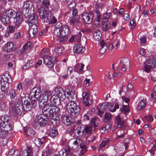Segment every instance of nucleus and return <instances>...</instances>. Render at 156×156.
<instances>
[{"mask_svg": "<svg viewBox=\"0 0 156 156\" xmlns=\"http://www.w3.org/2000/svg\"><path fill=\"white\" fill-rule=\"evenodd\" d=\"M0 20H1L2 23L5 25L9 23L10 22V20L9 19V17L6 15L3 16L2 17L0 16Z\"/></svg>", "mask_w": 156, "mask_h": 156, "instance_id": "nucleus-29", "label": "nucleus"}, {"mask_svg": "<svg viewBox=\"0 0 156 156\" xmlns=\"http://www.w3.org/2000/svg\"><path fill=\"white\" fill-rule=\"evenodd\" d=\"M97 119L96 118H94L92 119L90 121L91 125L94 127H96L98 126V123H96Z\"/></svg>", "mask_w": 156, "mask_h": 156, "instance_id": "nucleus-54", "label": "nucleus"}, {"mask_svg": "<svg viewBox=\"0 0 156 156\" xmlns=\"http://www.w3.org/2000/svg\"><path fill=\"white\" fill-rule=\"evenodd\" d=\"M38 11L40 18L43 20L44 22H49L48 20L51 17L48 12L45 10L42 9H39Z\"/></svg>", "mask_w": 156, "mask_h": 156, "instance_id": "nucleus-6", "label": "nucleus"}, {"mask_svg": "<svg viewBox=\"0 0 156 156\" xmlns=\"http://www.w3.org/2000/svg\"><path fill=\"white\" fill-rule=\"evenodd\" d=\"M62 122L65 125H68L72 122V118L69 115H63L61 117Z\"/></svg>", "mask_w": 156, "mask_h": 156, "instance_id": "nucleus-15", "label": "nucleus"}, {"mask_svg": "<svg viewBox=\"0 0 156 156\" xmlns=\"http://www.w3.org/2000/svg\"><path fill=\"white\" fill-rule=\"evenodd\" d=\"M80 17L78 16H72L69 18L68 21L69 23L72 25H73L76 27L79 26V24L80 23L79 21Z\"/></svg>", "mask_w": 156, "mask_h": 156, "instance_id": "nucleus-11", "label": "nucleus"}, {"mask_svg": "<svg viewBox=\"0 0 156 156\" xmlns=\"http://www.w3.org/2000/svg\"><path fill=\"white\" fill-rule=\"evenodd\" d=\"M115 120L117 123V127L119 128L122 127L124 124V122L122 121L119 115H117L115 117Z\"/></svg>", "mask_w": 156, "mask_h": 156, "instance_id": "nucleus-28", "label": "nucleus"}, {"mask_svg": "<svg viewBox=\"0 0 156 156\" xmlns=\"http://www.w3.org/2000/svg\"><path fill=\"white\" fill-rule=\"evenodd\" d=\"M101 48L100 53L101 54L104 53L107 49L106 44L103 40H102L100 43Z\"/></svg>", "mask_w": 156, "mask_h": 156, "instance_id": "nucleus-25", "label": "nucleus"}, {"mask_svg": "<svg viewBox=\"0 0 156 156\" xmlns=\"http://www.w3.org/2000/svg\"><path fill=\"white\" fill-rule=\"evenodd\" d=\"M68 6V8L71 9H73L74 8L76 4L74 2L69 3Z\"/></svg>", "mask_w": 156, "mask_h": 156, "instance_id": "nucleus-58", "label": "nucleus"}, {"mask_svg": "<svg viewBox=\"0 0 156 156\" xmlns=\"http://www.w3.org/2000/svg\"><path fill=\"white\" fill-rule=\"evenodd\" d=\"M147 62L148 65H150L151 67H154L155 65L154 62L153 61V59L152 57L150 58L147 60Z\"/></svg>", "mask_w": 156, "mask_h": 156, "instance_id": "nucleus-52", "label": "nucleus"}, {"mask_svg": "<svg viewBox=\"0 0 156 156\" xmlns=\"http://www.w3.org/2000/svg\"><path fill=\"white\" fill-rule=\"evenodd\" d=\"M39 89L37 87H34L31 90L30 95L32 98L33 97L37 99L39 97Z\"/></svg>", "mask_w": 156, "mask_h": 156, "instance_id": "nucleus-17", "label": "nucleus"}, {"mask_svg": "<svg viewBox=\"0 0 156 156\" xmlns=\"http://www.w3.org/2000/svg\"><path fill=\"white\" fill-rule=\"evenodd\" d=\"M69 30L67 25L62 26L61 23L57 24L54 30L55 34L57 37L60 42H64L68 39L67 35L68 34Z\"/></svg>", "mask_w": 156, "mask_h": 156, "instance_id": "nucleus-1", "label": "nucleus"}, {"mask_svg": "<svg viewBox=\"0 0 156 156\" xmlns=\"http://www.w3.org/2000/svg\"><path fill=\"white\" fill-rule=\"evenodd\" d=\"M105 119L107 121H109L111 119V114L108 112L105 113Z\"/></svg>", "mask_w": 156, "mask_h": 156, "instance_id": "nucleus-62", "label": "nucleus"}, {"mask_svg": "<svg viewBox=\"0 0 156 156\" xmlns=\"http://www.w3.org/2000/svg\"><path fill=\"white\" fill-rule=\"evenodd\" d=\"M73 50L75 53H80L83 52L84 49L81 44H77L74 46Z\"/></svg>", "mask_w": 156, "mask_h": 156, "instance_id": "nucleus-23", "label": "nucleus"}, {"mask_svg": "<svg viewBox=\"0 0 156 156\" xmlns=\"http://www.w3.org/2000/svg\"><path fill=\"white\" fill-rule=\"evenodd\" d=\"M53 125H55L59 122V117L58 115L54 116V114L49 117Z\"/></svg>", "mask_w": 156, "mask_h": 156, "instance_id": "nucleus-22", "label": "nucleus"}, {"mask_svg": "<svg viewBox=\"0 0 156 156\" xmlns=\"http://www.w3.org/2000/svg\"><path fill=\"white\" fill-rule=\"evenodd\" d=\"M146 100L143 99L140 101L138 104L137 108L139 110H141L145 108L146 104Z\"/></svg>", "mask_w": 156, "mask_h": 156, "instance_id": "nucleus-26", "label": "nucleus"}, {"mask_svg": "<svg viewBox=\"0 0 156 156\" xmlns=\"http://www.w3.org/2000/svg\"><path fill=\"white\" fill-rule=\"evenodd\" d=\"M6 136V133L5 131L0 128V138H4Z\"/></svg>", "mask_w": 156, "mask_h": 156, "instance_id": "nucleus-64", "label": "nucleus"}, {"mask_svg": "<svg viewBox=\"0 0 156 156\" xmlns=\"http://www.w3.org/2000/svg\"><path fill=\"white\" fill-rule=\"evenodd\" d=\"M120 65L122 66V70L125 71L130 66V62L127 58H124L120 61Z\"/></svg>", "mask_w": 156, "mask_h": 156, "instance_id": "nucleus-10", "label": "nucleus"}, {"mask_svg": "<svg viewBox=\"0 0 156 156\" xmlns=\"http://www.w3.org/2000/svg\"><path fill=\"white\" fill-rule=\"evenodd\" d=\"M56 53L58 55H60L62 53V48L59 47H57L55 48Z\"/></svg>", "mask_w": 156, "mask_h": 156, "instance_id": "nucleus-56", "label": "nucleus"}, {"mask_svg": "<svg viewBox=\"0 0 156 156\" xmlns=\"http://www.w3.org/2000/svg\"><path fill=\"white\" fill-rule=\"evenodd\" d=\"M51 94V92H44L42 95L44 97V96H46L47 98H47V100H48V98L50 97Z\"/></svg>", "mask_w": 156, "mask_h": 156, "instance_id": "nucleus-60", "label": "nucleus"}, {"mask_svg": "<svg viewBox=\"0 0 156 156\" xmlns=\"http://www.w3.org/2000/svg\"><path fill=\"white\" fill-rule=\"evenodd\" d=\"M7 108V106L5 102H0V111L5 112Z\"/></svg>", "mask_w": 156, "mask_h": 156, "instance_id": "nucleus-37", "label": "nucleus"}, {"mask_svg": "<svg viewBox=\"0 0 156 156\" xmlns=\"http://www.w3.org/2000/svg\"><path fill=\"white\" fill-rule=\"evenodd\" d=\"M121 109V111L126 115V113L129 111L130 108L128 105H124Z\"/></svg>", "mask_w": 156, "mask_h": 156, "instance_id": "nucleus-44", "label": "nucleus"}, {"mask_svg": "<svg viewBox=\"0 0 156 156\" xmlns=\"http://www.w3.org/2000/svg\"><path fill=\"white\" fill-rule=\"evenodd\" d=\"M80 147L81 149V150L79 153V156H81L83 155L87 152V147L85 145H82L81 144V145L80 146Z\"/></svg>", "mask_w": 156, "mask_h": 156, "instance_id": "nucleus-30", "label": "nucleus"}, {"mask_svg": "<svg viewBox=\"0 0 156 156\" xmlns=\"http://www.w3.org/2000/svg\"><path fill=\"white\" fill-rule=\"evenodd\" d=\"M97 108L98 109V114L101 117L104 112L105 111L104 105L99 104Z\"/></svg>", "mask_w": 156, "mask_h": 156, "instance_id": "nucleus-24", "label": "nucleus"}, {"mask_svg": "<svg viewBox=\"0 0 156 156\" xmlns=\"http://www.w3.org/2000/svg\"><path fill=\"white\" fill-rule=\"evenodd\" d=\"M81 16L83 23L87 24H90L91 23L93 17L91 14L84 13H82Z\"/></svg>", "mask_w": 156, "mask_h": 156, "instance_id": "nucleus-9", "label": "nucleus"}, {"mask_svg": "<svg viewBox=\"0 0 156 156\" xmlns=\"http://www.w3.org/2000/svg\"><path fill=\"white\" fill-rule=\"evenodd\" d=\"M84 66V65L83 63L77 64L74 67V71L79 73H83V69Z\"/></svg>", "mask_w": 156, "mask_h": 156, "instance_id": "nucleus-18", "label": "nucleus"}, {"mask_svg": "<svg viewBox=\"0 0 156 156\" xmlns=\"http://www.w3.org/2000/svg\"><path fill=\"white\" fill-rule=\"evenodd\" d=\"M59 108L57 106H53L51 103H48L44 107L42 110L43 115L47 118H49L53 114L58 112Z\"/></svg>", "mask_w": 156, "mask_h": 156, "instance_id": "nucleus-3", "label": "nucleus"}, {"mask_svg": "<svg viewBox=\"0 0 156 156\" xmlns=\"http://www.w3.org/2000/svg\"><path fill=\"white\" fill-rule=\"evenodd\" d=\"M8 87V83L7 82H4L3 84H2V83H1V90L2 92H4L6 89Z\"/></svg>", "mask_w": 156, "mask_h": 156, "instance_id": "nucleus-48", "label": "nucleus"}, {"mask_svg": "<svg viewBox=\"0 0 156 156\" xmlns=\"http://www.w3.org/2000/svg\"><path fill=\"white\" fill-rule=\"evenodd\" d=\"M83 103L86 106H88L90 104L89 103L88 97L89 94L87 92H83L82 94Z\"/></svg>", "mask_w": 156, "mask_h": 156, "instance_id": "nucleus-19", "label": "nucleus"}, {"mask_svg": "<svg viewBox=\"0 0 156 156\" xmlns=\"http://www.w3.org/2000/svg\"><path fill=\"white\" fill-rule=\"evenodd\" d=\"M58 131L56 129H50L49 130V135L52 137H54L58 134Z\"/></svg>", "mask_w": 156, "mask_h": 156, "instance_id": "nucleus-34", "label": "nucleus"}, {"mask_svg": "<svg viewBox=\"0 0 156 156\" xmlns=\"http://www.w3.org/2000/svg\"><path fill=\"white\" fill-rule=\"evenodd\" d=\"M44 63L49 68H52L54 65V60L51 57L48 55H43Z\"/></svg>", "mask_w": 156, "mask_h": 156, "instance_id": "nucleus-7", "label": "nucleus"}, {"mask_svg": "<svg viewBox=\"0 0 156 156\" xmlns=\"http://www.w3.org/2000/svg\"><path fill=\"white\" fill-rule=\"evenodd\" d=\"M151 97L154 99H156V86H154V90L151 94Z\"/></svg>", "mask_w": 156, "mask_h": 156, "instance_id": "nucleus-55", "label": "nucleus"}, {"mask_svg": "<svg viewBox=\"0 0 156 156\" xmlns=\"http://www.w3.org/2000/svg\"><path fill=\"white\" fill-rule=\"evenodd\" d=\"M23 108V106L22 104L17 103L12 108V111L13 114L15 115H21L22 112Z\"/></svg>", "mask_w": 156, "mask_h": 156, "instance_id": "nucleus-8", "label": "nucleus"}, {"mask_svg": "<svg viewBox=\"0 0 156 156\" xmlns=\"http://www.w3.org/2000/svg\"><path fill=\"white\" fill-rule=\"evenodd\" d=\"M15 27L9 25L7 29V34L13 33L15 31Z\"/></svg>", "mask_w": 156, "mask_h": 156, "instance_id": "nucleus-46", "label": "nucleus"}, {"mask_svg": "<svg viewBox=\"0 0 156 156\" xmlns=\"http://www.w3.org/2000/svg\"><path fill=\"white\" fill-rule=\"evenodd\" d=\"M46 98V96H44V97L42 95H41L37 99L38 101V104L39 107H44L48 104L47 103L48 100Z\"/></svg>", "mask_w": 156, "mask_h": 156, "instance_id": "nucleus-14", "label": "nucleus"}, {"mask_svg": "<svg viewBox=\"0 0 156 156\" xmlns=\"http://www.w3.org/2000/svg\"><path fill=\"white\" fill-rule=\"evenodd\" d=\"M66 109L68 112L73 117L77 116L80 111V108L77 106L76 103L73 101L68 102L66 106Z\"/></svg>", "mask_w": 156, "mask_h": 156, "instance_id": "nucleus-4", "label": "nucleus"}, {"mask_svg": "<svg viewBox=\"0 0 156 156\" xmlns=\"http://www.w3.org/2000/svg\"><path fill=\"white\" fill-rule=\"evenodd\" d=\"M150 65H146L145 66L144 70L146 72H148L150 71L151 69L153 67L150 66Z\"/></svg>", "mask_w": 156, "mask_h": 156, "instance_id": "nucleus-63", "label": "nucleus"}, {"mask_svg": "<svg viewBox=\"0 0 156 156\" xmlns=\"http://www.w3.org/2000/svg\"><path fill=\"white\" fill-rule=\"evenodd\" d=\"M130 142V139L128 138L126 139L124 143V146L125 150H127L129 146V143Z\"/></svg>", "mask_w": 156, "mask_h": 156, "instance_id": "nucleus-51", "label": "nucleus"}, {"mask_svg": "<svg viewBox=\"0 0 156 156\" xmlns=\"http://www.w3.org/2000/svg\"><path fill=\"white\" fill-rule=\"evenodd\" d=\"M3 79L6 81L5 82L8 83H11L12 81V79L11 77L7 73H6L3 75Z\"/></svg>", "mask_w": 156, "mask_h": 156, "instance_id": "nucleus-38", "label": "nucleus"}, {"mask_svg": "<svg viewBox=\"0 0 156 156\" xmlns=\"http://www.w3.org/2000/svg\"><path fill=\"white\" fill-rule=\"evenodd\" d=\"M96 139V136L95 135H91L88 136L86 140L91 142H94L95 140Z\"/></svg>", "mask_w": 156, "mask_h": 156, "instance_id": "nucleus-50", "label": "nucleus"}, {"mask_svg": "<svg viewBox=\"0 0 156 156\" xmlns=\"http://www.w3.org/2000/svg\"><path fill=\"white\" fill-rule=\"evenodd\" d=\"M13 44L11 42H8L4 46V49L8 52H10L12 50Z\"/></svg>", "mask_w": 156, "mask_h": 156, "instance_id": "nucleus-27", "label": "nucleus"}, {"mask_svg": "<svg viewBox=\"0 0 156 156\" xmlns=\"http://www.w3.org/2000/svg\"><path fill=\"white\" fill-rule=\"evenodd\" d=\"M57 96L58 98H60V100L64 99L66 96L63 91L61 88H56L55 90Z\"/></svg>", "mask_w": 156, "mask_h": 156, "instance_id": "nucleus-16", "label": "nucleus"}, {"mask_svg": "<svg viewBox=\"0 0 156 156\" xmlns=\"http://www.w3.org/2000/svg\"><path fill=\"white\" fill-rule=\"evenodd\" d=\"M23 107L26 111H28L31 110L32 108H34L36 106L37 103L35 100H24L23 102Z\"/></svg>", "mask_w": 156, "mask_h": 156, "instance_id": "nucleus-5", "label": "nucleus"}, {"mask_svg": "<svg viewBox=\"0 0 156 156\" xmlns=\"http://www.w3.org/2000/svg\"><path fill=\"white\" fill-rule=\"evenodd\" d=\"M119 40L116 37H114L112 41V45L115 46L114 48L116 49L119 45Z\"/></svg>", "mask_w": 156, "mask_h": 156, "instance_id": "nucleus-33", "label": "nucleus"}, {"mask_svg": "<svg viewBox=\"0 0 156 156\" xmlns=\"http://www.w3.org/2000/svg\"><path fill=\"white\" fill-rule=\"evenodd\" d=\"M109 108H108L109 110L111 112H114L115 111L116 109L118 108H119V105L117 103H116L115 104V106L110 104L109 103Z\"/></svg>", "mask_w": 156, "mask_h": 156, "instance_id": "nucleus-35", "label": "nucleus"}, {"mask_svg": "<svg viewBox=\"0 0 156 156\" xmlns=\"http://www.w3.org/2000/svg\"><path fill=\"white\" fill-rule=\"evenodd\" d=\"M50 5V2L48 0H43L41 6L44 8H48Z\"/></svg>", "mask_w": 156, "mask_h": 156, "instance_id": "nucleus-49", "label": "nucleus"}, {"mask_svg": "<svg viewBox=\"0 0 156 156\" xmlns=\"http://www.w3.org/2000/svg\"><path fill=\"white\" fill-rule=\"evenodd\" d=\"M60 98H53V97H51V101L53 102V103L54 104L55 106H56L59 105L60 103Z\"/></svg>", "mask_w": 156, "mask_h": 156, "instance_id": "nucleus-39", "label": "nucleus"}, {"mask_svg": "<svg viewBox=\"0 0 156 156\" xmlns=\"http://www.w3.org/2000/svg\"><path fill=\"white\" fill-rule=\"evenodd\" d=\"M47 119H44L41 116H37L35 119V122L40 126H44L48 122Z\"/></svg>", "mask_w": 156, "mask_h": 156, "instance_id": "nucleus-12", "label": "nucleus"}, {"mask_svg": "<svg viewBox=\"0 0 156 156\" xmlns=\"http://www.w3.org/2000/svg\"><path fill=\"white\" fill-rule=\"evenodd\" d=\"M101 34L99 30H96L94 33L93 36L95 40L99 41L101 39Z\"/></svg>", "mask_w": 156, "mask_h": 156, "instance_id": "nucleus-32", "label": "nucleus"}, {"mask_svg": "<svg viewBox=\"0 0 156 156\" xmlns=\"http://www.w3.org/2000/svg\"><path fill=\"white\" fill-rule=\"evenodd\" d=\"M109 142V140L108 138H104V140L100 144V147L101 148L105 147L106 145L108 144Z\"/></svg>", "mask_w": 156, "mask_h": 156, "instance_id": "nucleus-42", "label": "nucleus"}, {"mask_svg": "<svg viewBox=\"0 0 156 156\" xmlns=\"http://www.w3.org/2000/svg\"><path fill=\"white\" fill-rule=\"evenodd\" d=\"M30 2H26L24 3L23 8L26 9H28L30 7Z\"/></svg>", "mask_w": 156, "mask_h": 156, "instance_id": "nucleus-61", "label": "nucleus"}, {"mask_svg": "<svg viewBox=\"0 0 156 156\" xmlns=\"http://www.w3.org/2000/svg\"><path fill=\"white\" fill-rule=\"evenodd\" d=\"M0 126L4 131L8 132L11 129V126L9 122L1 123Z\"/></svg>", "mask_w": 156, "mask_h": 156, "instance_id": "nucleus-20", "label": "nucleus"}, {"mask_svg": "<svg viewBox=\"0 0 156 156\" xmlns=\"http://www.w3.org/2000/svg\"><path fill=\"white\" fill-rule=\"evenodd\" d=\"M90 116V114L89 113L87 112L86 114H84L83 116V119L84 120L89 121Z\"/></svg>", "mask_w": 156, "mask_h": 156, "instance_id": "nucleus-59", "label": "nucleus"}, {"mask_svg": "<svg viewBox=\"0 0 156 156\" xmlns=\"http://www.w3.org/2000/svg\"><path fill=\"white\" fill-rule=\"evenodd\" d=\"M86 133L87 134H90L92 133V127L91 126H89L85 127L84 129Z\"/></svg>", "mask_w": 156, "mask_h": 156, "instance_id": "nucleus-40", "label": "nucleus"}, {"mask_svg": "<svg viewBox=\"0 0 156 156\" xmlns=\"http://www.w3.org/2000/svg\"><path fill=\"white\" fill-rule=\"evenodd\" d=\"M1 119L2 122V123L9 122V120L10 119V118L9 116L5 115L2 117Z\"/></svg>", "mask_w": 156, "mask_h": 156, "instance_id": "nucleus-53", "label": "nucleus"}, {"mask_svg": "<svg viewBox=\"0 0 156 156\" xmlns=\"http://www.w3.org/2000/svg\"><path fill=\"white\" fill-rule=\"evenodd\" d=\"M24 132L27 136H30V135H34L35 132L31 128H29L25 130Z\"/></svg>", "mask_w": 156, "mask_h": 156, "instance_id": "nucleus-43", "label": "nucleus"}, {"mask_svg": "<svg viewBox=\"0 0 156 156\" xmlns=\"http://www.w3.org/2000/svg\"><path fill=\"white\" fill-rule=\"evenodd\" d=\"M46 138L44 137L41 138H36L34 140V142L36 145L37 146H41L45 141Z\"/></svg>", "mask_w": 156, "mask_h": 156, "instance_id": "nucleus-21", "label": "nucleus"}, {"mask_svg": "<svg viewBox=\"0 0 156 156\" xmlns=\"http://www.w3.org/2000/svg\"><path fill=\"white\" fill-rule=\"evenodd\" d=\"M16 13L14 10L9 9L6 11V16L9 17V18H12L15 15H16Z\"/></svg>", "mask_w": 156, "mask_h": 156, "instance_id": "nucleus-31", "label": "nucleus"}, {"mask_svg": "<svg viewBox=\"0 0 156 156\" xmlns=\"http://www.w3.org/2000/svg\"><path fill=\"white\" fill-rule=\"evenodd\" d=\"M32 65L33 61L31 60H29L23 66V69H26L29 67L32 66Z\"/></svg>", "mask_w": 156, "mask_h": 156, "instance_id": "nucleus-45", "label": "nucleus"}, {"mask_svg": "<svg viewBox=\"0 0 156 156\" xmlns=\"http://www.w3.org/2000/svg\"><path fill=\"white\" fill-rule=\"evenodd\" d=\"M9 95L10 96L11 98H15L16 96V94L15 90L12 89L10 90L9 91Z\"/></svg>", "mask_w": 156, "mask_h": 156, "instance_id": "nucleus-47", "label": "nucleus"}, {"mask_svg": "<svg viewBox=\"0 0 156 156\" xmlns=\"http://www.w3.org/2000/svg\"><path fill=\"white\" fill-rule=\"evenodd\" d=\"M110 25L108 22H103L102 30L105 31H106L109 30Z\"/></svg>", "mask_w": 156, "mask_h": 156, "instance_id": "nucleus-36", "label": "nucleus"}, {"mask_svg": "<svg viewBox=\"0 0 156 156\" xmlns=\"http://www.w3.org/2000/svg\"><path fill=\"white\" fill-rule=\"evenodd\" d=\"M74 140H75L73 142V145L76 148H79L82 143L81 140L79 139H74Z\"/></svg>", "mask_w": 156, "mask_h": 156, "instance_id": "nucleus-41", "label": "nucleus"}, {"mask_svg": "<svg viewBox=\"0 0 156 156\" xmlns=\"http://www.w3.org/2000/svg\"><path fill=\"white\" fill-rule=\"evenodd\" d=\"M31 45V43H27L24 45L23 47L22 50H25L30 48Z\"/></svg>", "mask_w": 156, "mask_h": 156, "instance_id": "nucleus-57", "label": "nucleus"}, {"mask_svg": "<svg viewBox=\"0 0 156 156\" xmlns=\"http://www.w3.org/2000/svg\"><path fill=\"white\" fill-rule=\"evenodd\" d=\"M22 16H21L19 12H16V17H14V22L15 26L18 27L22 22Z\"/></svg>", "mask_w": 156, "mask_h": 156, "instance_id": "nucleus-13", "label": "nucleus"}, {"mask_svg": "<svg viewBox=\"0 0 156 156\" xmlns=\"http://www.w3.org/2000/svg\"><path fill=\"white\" fill-rule=\"evenodd\" d=\"M37 17L35 14H33L30 16L28 20L29 26V34L30 37L34 36L37 31V27L38 23Z\"/></svg>", "mask_w": 156, "mask_h": 156, "instance_id": "nucleus-2", "label": "nucleus"}]
</instances>
